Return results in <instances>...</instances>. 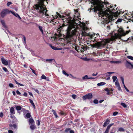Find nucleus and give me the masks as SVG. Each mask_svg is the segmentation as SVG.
<instances>
[{
	"label": "nucleus",
	"instance_id": "f257e3e1",
	"mask_svg": "<svg viewBox=\"0 0 133 133\" xmlns=\"http://www.w3.org/2000/svg\"><path fill=\"white\" fill-rule=\"evenodd\" d=\"M91 1L92 5L90 9V11L93 10L95 13L98 14L99 17H101L104 19L108 18L110 21H112L113 15L116 17H118L121 13H123L124 12L121 11L119 12L117 11L114 12L115 10L114 8L112 9L108 8L107 10L104 11L102 9L104 7L105 2L99 0H91Z\"/></svg>",
	"mask_w": 133,
	"mask_h": 133
},
{
	"label": "nucleus",
	"instance_id": "f03ea898",
	"mask_svg": "<svg viewBox=\"0 0 133 133\" xmlns=\"http://www.w3.org/2000/svg\"><path fill=\"white\" fill-rule=\"evenodd\" d=\"M83 26L81 27L80 28L77 27L75 28V26L74 24L69 25L66 30V33H87V31L89 29L86 26L84 23H83ZM88 33H90L89 32Z\"/></svg>",
	"mask_w": 133,
	"mask_h": 133
},
{
	"label": "nucleus",
	"instance_id": "7ed1b4c3",
	"mask_svg": "<svg viewBox=\"0 0 133 133\" xmlns=\"http://www.w3.org/2000/svg\"><path fill=\"white\" fill-rule=\"evenodd\" d=\"M38 2L35 5V9L39 14H44L48 17L49 15L47 13L48 10L46 8V5L48 4L47 0H37Z\"/></svg>",
	"mask_w": 133,
	"mask_h": 133
},
{
	"label": "nucleus",
	"instance_id": "20e7f679",
	"mask_svg": "<svg viewBox=\"0 0 133 133\" xmlns=\"http://www.w3.org/2000/svg\"><path fill=\"white\" fill-rule=\"evenodd\" d=\"M111 38L107 39L105 42H97L93 45L90 44L91 46L93 48L96 47L98 48H101L105 45L107 43H110L111 41H112L118 38H120L122 35L125 36L126 34H111Z\"/></svg>",
	"mask_w": 133,
	"mask_h": 133
},
{
	"label": "nucleus",
	"instance_id": "39448f33",
	"mask_svg": "<svg viewBox=\"0 0 133 133\" xmlns=\"http://www.w3.org/2000/svg\"><path fill=\"white\" fill-rule=\"evenodd\" d=\"M65 34V35L63 34H55V36L51 37V38H54L55 41L57 40L58 39H66L68 43H70L73 39L74 34Z\"/></svg>",
	"mask_w": 133,
	"mask_h": 133
},
{
	"label": "nucleus",
	"instance_id": "423d86ee",
	"mask_svg": "<svg viewBox=\"0 0 133 133\" xmlns=\"http://www.w3.org/2000/svg\"><path fill=\"white\" fill-rule=\"evenodd\" d=\"M11 10L7 9L3 10L0 13V15L1 17L2 18H4L7 14H9L11 12Z\"/></svg>",
	"mask_w": 133,
	"mask_h": 133
},
{
	"label": "nucleus",
	"instance_id": "0eeeda50",
	"mask_svg": "<svg viewBox=\"0 0 133 133\" xmlns=\"http://www.w3.org/2000/svg\"><path fill=\"white\" fill-rule=\"evenodd\" d=\"M92 97V94L89 93L87 94L85 96H83L82 98L84 100H85L87 99H91Z\"/></svg>",
	"mask_w": 133,
	"mask_h": 133
},
{
	"label": "nucleus",
	"instance_id": "6e6552de",
	"mask_svg": "<svg viewBox=\"0 0 133 133\" xmlns=\"http://www.w3.org/2000/svg\"><path fill=\"white\" fill-rule=\"evenodd\" d=\"M130 30H129L126 31V32H125L123 28L121 27L118 30V33H129L130 32Z\"/></svg>",
	"mask_w": 133,
	"mask_h": 133
},
{
	"label": "nucleus",
	"instance_id": "1a4fd4ad",
	"mask_svg": "<svg viewBox=\"0 0 133 133\" xmlns=\"http://www.w3.org/2000/svg\"><path fill=\"white\" fill-rule=\"evenodd\" d=\"M1 60L2 63L3 64L5 65H8L9 64L8 62L4 58L2 57L1 58Z\"/></svg>",
	"mask_w": 133,
	"mask_h": 133
},
{
	"label": "nucleus",
	"instance_id": "9d476101",
	"mask_svg": "<svg viewBox=\"0 0 133 133\" xmlns=\"http://www.w3.org/2000/svg\"><path fill=\"white\" fill-rule=\"evenodd\" d=\"M125 66L127 68L131 69V66L133 68V65L131 63L128 61H127L125 63Z\"/></svg>",
	"mask_w": 133,
	"mask_h": 133
},
{
	"label": "nucleus",
	"instance_id": "9b49d317",
	"mask_svg": "<svg viewBox=\"0 0 133 133\" xmlns=\"http://www.w3.org/2000/svg\"><path fill=\"white\" fill-rule=\"evenodd\" d=\"M56 12V15H55V16H53L52 15L53 18L54 19H57L58 17H59L61 18H64V17L63 16H62L57 12Z\"/></svg>",
	"mask_w": 133,
	"mask_h": 133
},
{
	"label": "nucleus",
	"instance_id": "f8f14e48",
	"mask_svg": "<svg viewBox=\"0 0 133 133\" xmlns=\"http://www.w3.org/2000/svg\"><path fill=\"white\" fill-rule=\"evenodd\" d=\"M114 124V123H111L109 124L107 127V128L104 133H108L109 131V129L110 127Z\"/></svg>",
	"mask_w": 133,
	"mask_h": 133
},
{
	"label": "nucleus",
	"instance_id": "ddd939ff",
	"mask_svg": "<svg viewBox=\"0 0 133 133\" xmlns=\"http://www.w3.org/2000/svg\"><path fill=\"white\" fill-rule=\"evenodd\" d=\"M66 26V25H65L64 24H62L61 26H60L59 27L58 29H57L58 31V33H61V31L62 30H62L63 28Z\"/></svg>",
	"mask_w": 133,
	"mask_h": 133
},
{
	"label": "nucleus",
	"instance_id": "4468645a",
	"mask_svg": "<svg viewBox=\"0 0 133 133\" xmlns=\"http://www.w3.org/2000/svg\"><path fill=\"white\" fill-rule=\"evenodd\" d=\"M10 13H11L14 16H15L16 17H18L19 19H21V18L20 17V16L19 15L17 14L15 12H14L11 10Z\"/></svg>",
	"mask_w": 133,
	"mask_h": 133
},
{
	"label": "nucleus",
	"instance_id": "2eb2a0df",
	"mask_svg": "<svg viewBox=\"0 0 133 133\" xmlns=\"http://www.w3.org/2000/svg\"><path fill=\"white\" fill-rule=\"evenodd\" d=\"M110 122V121L108 119H107L106 121L104 122V124L103 125V126L104 127H106L107 125Z\"/></svg>",
	"mask_w": 133,
	"mask_h": 133
},
{
	"label": "nucleus",
	"instance_id": "dca6fc26",
	"mask_svg": "<svg viewBox=\"0 0 133 133\" xmlns=\"http://www.w3.org/2000/svg\"><path fill=\"white\" fill-rule=\"evenodd\" d=\"M95 78L92 77H88V76L87 75H85L82 78V79L83 80L90 79H94Z\"/></svg>",
	"mask_w": 133,
	"mask_h": 133
},
{
	"label": "nucleus",
	"instance_id": "f3484780",
	"mask_svg": "<svg viewBox=\"0 0 133 133\" xmlns=\"http://www.w3.org/2000/svg\"><path fill=\"white\" fill-rule=\"evenodd\" d=\"M50 46L53 50H60V48L56 47L54 46H52L51 44H50L49 45Z\"/></svg>",
	"mask_w": 133,
	"mask_h": 133
},
{
	"label": "nucleus",
	"instance_id": "a211bd4d",
	"mask_svg": "<svg viewBox=\"0 0 133 133\" xmlns=\"http://www.w3.org/2000/svg\"><path fill=\"white\" fill-rule=\"evenodd\" d=\"M10 111L11 113L12 114H14L15 113V110L13 107H11L10 109Z\"/></svg>",
	"mask_w": 133,
	"mask_h": 133
},
{
	"label": "nucleus",
	"instance_id": "6ab92c4d",
	"mask_svg": "<svg viewBox=\"0 0 133 133\" xmlns=\"http://www.w3.org/2000/svg\"><path fill=\"white\" fill-rule=\"evenodd\" d=\"M110 62L111 63H115L116 64H119L121 63V61H110Z\"/></svg>",
	"mask_w": 133,
	"mask_h": 133
},
{
	"label": "nucleus",
	"instance_id": "aec40b11",
	"mask_svg": "<svg viewBox=\"0 0 133 133\" xmlns=\"http://www.w3.org/2000/svg\"><path fill=\"white\" fill-rule=\"evenodd\" d=\"M1 22L3 26H4V28H6V26L5 25V22L4 20H1Z\"/></svg>",
	"mask_w": 133,
	"mask_h": 133
},
{
	"label": "nucleus",
	"instance_id": "412c9836",
	"mask_svg": "<svg viewBox=\"0 0 133 133\" xmlns=\"http://www.w3.org/2000/svg\"><path fill=\"white\" fill-rule=\"evenodd\" d=\"M23 38L24 39V41L23 42V43H24V45L25 46V48H26V39L25 36H23Z\"/></svg>",
	"mask_w": 133,
	"mask_h": 133
},
{
	"label": "nucleus",
	"instance_id": "4be33fe9",
	"mask_svg": "<svg viewBox=\"0 0 133 133\" xmlns=\"http://www.w3.org/2000/svg\"><path fill=\"white\" fill-rule=\"evenodd\" d=\"M30 128L31 130H33L36 128V127L35 125H32L30 126Z\"/></svg>",
	"mask_w": 133,
	"mask_h": 133
},
{
	"label": "nucleus",
	"instance_id": "5701e85b",
	"mask_svg": "<svg viewBox=\"0 0 133 133\" xmlns=\"http://www.w3.org/2000/svg\"><path fill=\"white\" fill-rule=\"evenodd\" d=\"M123 20V19H121L119 18L117 20V21H116L115 23L116 24H118V23L121 22Z\"/></svg>",
	"mask_w": 133,
	"mask_h": 133
},
{
	"label": "nucleus",
	"instance_id": "b1692460",
	"mask_svg": "<svg viewBox=\"0 0 133 133\" xmlns=\"http://www.w3.org/2000/svg\"><path fill=\"white\" fill-rule=\"evenodd\" d=\"M16 109L17 111L21 110L22 109V108L20 106H17L16 107Z\"/></svg>",
	"mask_w": 133,
	"mask_h": 133
},
{
	"label": "nucleus",
	"instance_id": "393cba45",
	"mask_svg": "<svg viewBox=\"0 0 133 133\" xmlns=\"http://www.w3.org/2000/svg\"><path fill=\"white\" fill-rule=\"evenodd\" d=\"M29 101L30 103L33 106V107L34 108H35V106L33 102V101L31 99H29Z\"/></svg>",
	"mask_w": 133,
	"mask_h": 133
},
{
	"label": "nucleus",
	"instance_id": "a878e982",
	"mask_svg": "<svg viewBox=\"0 0 133 133\" xmlns=\"http://www.w3.org/2000/svg\"><path fill=\"white\" fill-rule=\"evenodd\" d=\"M34 121L32 118H31L29 119V122L30 123L33 124L34 123Z\"/></svg>",
	"mask_w": 133,
	"mask_h": 133
},
{
	"label": "nucleus",
	"instance_id": "bb28decb",
	"mask_svg": "<svg viewBox=\"0 0 133 133\" xmlns=\"http://www.w3.org/2000/svg\"><path fill=\"white\" fill-rule=\"evenodd\" d=\"M106 83L104 82H101L99 83H98L97 84V85L98 86H101V85H104Z\"/></svg>",
	"mask_w": 133,
	"mask_h": 133
},
{
	"label": "nucleus",
	"instance_id": "cd10ccee",
	"mask_svg": "<svg viewBox=\"0 0 133 133\" xmlns=\"http://www.w3.org/2000/svg\"><path fill=\"white\" fill-rule=\"evenodd\" d=\"M39 29L40 31L42 32V33H43V30L42 27L40 26H38Z\"/></svg>",
	"mask_w": 133,
	"mask_h": 133
},
{
	"label": "nucleus",
	"instance_id": "c85d7f7f",
	"mask_svg": "<svg viewBox=\"0 0 133 133\" xmlns=\"http://www.w3.org/2000/svg\"><path fill=\"white\" fill-rule=\"evenodd\" d=\"M31 117L30 114L29 113H28L25 115V117H26L27 118H29Z\"/></svg>",
	"mask_w": 133,
	"mask_h": 133
},
{
	"label": "nucleus",
	"instance_id": "c756f323",
	"mask_svg": "<svg viewBox=\"0 0 133 133\" xmlns=\"http://www.w3.org/2000/svg\"><path fill=\"white\" fill-rule=\"evenodd\" d=\"M74 11L75 12V13L76 14H78L79 15L80 13L79 12H78V9H74Z\"/></svg>",
	"mask_w": 133,
	"mask_h": 133
},
{
	"label": "nucleus",
	"instance_id": "7c9ffc66",
	"mask_svg": "<svg viewBox=\"0 0 133 133\" xmlns=\"http://www.w3.org/2000/svg\"><path fill=\"white\" fill-rule=\"evenodd\" d=\"M112 78L113 79V82H114L117 79V77L116 76H113Z\"/></svg>",
	"mask_w": 133,
	"mask_h": 133
},
{
	"label": "nucleus",
	"instance_id": "2f4dec72",
	"mask_svg": "<svg viewBox=\"0 0 133 133\" xmlns=\"http://www.w3.org/2000/svg\"><path fill=\"white\" fill-rule=\"evenodd\" d=\"M115 84L116 86V87H117L120 85L118 81V80H117L116 81L115 83Z\"/></svg>",
	"mask_w": 133,
	"mask_h": 133
},
{
	"label": "nucleus",
	"instance_id": "473e14b6",
	"mask_svg": "<svg viewBox=\"0 0 133 133\" xmlns=\"http://www.w3.org/2000/svg\"><path fill=\"white\" fill-rule=\"evenodd\" d=\"M121 105L124 108H126L127 107V105L123 103H121Z\"/></svg>",
	"mask_w": 133,
	"mask_h": 133
},
{
	"label": "nucleus",
	"instance_id": "72a5a7b5",
	"mask_svg": "<svg viewBox=\"0 0 133 133\" xmlns=\"http://www.w3.org/2000/svg\"><path fill=\"white\" fill-rule=\"evenodd\" d=\"M2 68L3 70L6 72H9L8 69L5 67H3Z\"/></svg>",
	"mask_w": 133,
	"mask_h": 133
},
{
	"label": "nucleus",
	"instance_id": "f704fd0d",
	"mask_svg": "<svg viewBox=\"0 0 133 133\" xmlns=\"http://www.w3.org/2000/svg\"><path fill=\"white\" fill-rule=\"evenodd\" d=\"M52 111L53 112L54 115L55 116L56 118H57L58 116L57 115L56 113V112L53 109L52 110Z\"/></svg>",
	"mask_w": 133,
	"mask_h": 133
},
{
	"label": "nucleus",
	"instance_id": "c9c22d12",
	"mask_svg": "<svg viewBox=\"0 0 133 133\" xmlns=\"http://www.w3.org/2000/svg\"><path fill=\"white\" fill-rule=\"evenodd\" d=\"M118 131L121 132L124 131V129L123 128L120 127L119 128Z\"/></svg>",
	"mask_w": 133,
	"mask_h": 133
},
{
	"label": "nucleus",
	"instance_id": "e433bc0d",
	"mask_svg": "<svg viewBox=\"0 0 133 133\" xmlns=\"http://www.w3.org/2000/svg\"><path fill=\"white\" fill-rule=\"evenodd\" d=\"M41 78L43 79H46V77L45 75L43 74L41 77Z\"/></svg>",
	"mask_w": 133,
	"mask_h": 133
},
{
	"label": "nucleus",
	"instance_id": "4c0bfd02",
	"mask_svg": "<svg viewBox=\"0 0 133 133\" xmlns=\"http://www.w3.org/2000/svg\"><path fill=\"white\" fill-rule=\"evenodd\" d=\"M62 72H63V73L65 75L67 76H69V75L67 73H66V72H65V71H64V70H63V71H62Z\"/></svg>",
	"mask_w": 133,
	"mask_h": 133
},
{
	"label": "nucleus",
	"instance_id": "58836bf2",
	"mask_svg": "<svg viewBox=\"0 0 133 133\" xmlns=\"http://www.w3.org/2000/svg\"><path fill=\"white\" fill-rule=\"evenodd\" d=\"M127 58L131 60H133V57L132 56H127Z\"/></svg>",
	"mask_w": 133,
	"mask_h": 133
},
{
	"label": "nucleus",
	"instance_id": "ea45409f",
	"mask_svg": "<svg viewBox=\"0 0 133 133\" xmlns=\"http://www.w3.org/2000/svg\"><path fill=\"white\" fill-rule=\"evenodd\" d=\"M21 111H23V112H27L28 111L27 110H26L25 109H24V108H22V109H21Z\"/></svg>",
	"mask_w": 133,
	"mask_h": 133
},
{
	"label": "nucleus",
	"instance_id": "a19ab883",
	"mask_svg": "<svg viewBox=\"0 0 133 133\" xmlns=\"http://www.w3.org/2000/svg\"><path fill=\"white\" fill-rule=\"evenodd\" d=\"M93 102L95 104H98V101L96 99Z\"/></svg>",
	"mask_w": 133,
	"mask_h": 133
},
{
	"label": "nucleus",
	"instance_id": "79ce46f5",
	"mask_svg": "<svg viewBox=\"0 0 133 133\" xmlns=\"http://www.w3.org/2000/svg\"><path fill=\"white\" fill-rule=\"evenodd\" d=\"M12 3L11 2H8L7 4V5L8 6H9Z\"/></svg>",
	"mask_w": 133,
	"mask_h": 133
},
{
	"label": "nucleus",
	"instance_id": "37998d69",
	"mask_svg": "<svg viewBox=\"0 0 133 133\" xmlns=\"http://www.w3.org/2000/svg\"><path fill=\"white\" fill-rule=\"evenodd\" d=\"M82 47L83 48V50H84V51L86 50L87 49L89 48L87 46H86L84 47L83 46Z\"/></svg>",
	"mask_w": 133,
	"mask_h": 133
},
{
	"label": "nucleus",
	"instance_id": "c03bdc74",
	"mask_svg": "<svg viewBox=\"0 0 133 133\" xmlns=\"http://www.w3.org/2000/svg\"><path fill=\"white\" fill-rule=\"evenodd\" d=\"M118 88V90L120 91H122V90L121 89L120 85L117 87Z\"/></svg>",
	"mask_w": 133,
	"mask_h": 133
},
{
	"label": "nucleus",
	"instance_id": "a18cd8bd",
	"mask_svg": "<svg viewBox=\"0 0 133 133\" xmlns=\"http://www.w3.org/2000/svg\"><path fill=\"white\" fill-rule=\"evenodd\" d=\"M53 60H54L53 59H46V61H48L49 62H51Z\"/></svg>",
	"mask_w": 133,
	"mask_h": 133
},
{
	"label": "nucleus",
	"instance_id": "49530a36",
	"mask_svg": "<svg viewBox=\"0 0 133 133\" xmlns=\"http://www.w3.org/2000/svg\"><path fill=\"white\" fill-rule=\"evenodd\" d=\"M70 128H67L65 130V131L66 132H69V131L70 130Z\"/></svg>",
	"mask_w": 133,
	"mask_h": 133
},
{
	"label": "nucleus",
	"instance_id": "de8ad7c7",
	"mask_svg": "<svg viewBox=\"0 0 133 133\" xmlns=\"http://www.w3.org/2000/svg\"><path fill=\"white\" fill-rule=\"evenodd\" d=\"M118 113L117 112H115L113 113V115L114 116H116L118 114Z\"/></svg>",
	"mask_w": 133,
	"mask_h": 133
},
{
	"label": "nucleus",
	"instance_id": "09e8293b",
	"mask_svg": "<svg viewBox=\"0 0 133 133\" xmlns=\"http://www.w3.org/2000/svg\"><path fill=\"white\" fill-rule=\"evenodd\" d=\"M9 86L11 88H12L14 87L13 84L11 83H10L9 84Z\"/></svg>",
	"mask_w": 133,
	"mask_h": 133
},
{
	"label": "nucleus",
	"instance_id": "8fccbe9b",
	"mask_svg": "<svg viewBox=\"0 0 133 133\" xmlns=\"http://www.w3.org/2000/svg\"><path fill=\"white\" fill-rule=\"evenodd\" d=\"M72 97L74 99H76V95H72Z\"/></svg>",
	"mask_w": 133,
	"mask_h": 133
},
{
	"label": "nucleus",
	"instance_id": "3c124183",
	"mask_svg": "<svg viewBox=\"0 0 133 133\" xmlns=\"http://www.w3.org/2000/svg\"><path fill=\"white\" fill-rule=\"evenodd\" d=\"M30 69L32 71V72L34 74H36V72L34 70H33L31 68H30Z\"/></svg>",
	"mask_w": 133,
	"mask_h": 133
},
{
	"label": "nucleus",
	"instance_id": "603ef678",
	"mask_svg": "<svg viewBox=\"0 0 133 133\" xmlns=\"http://www.w3.org/2000/svg\"><path fill=\"white\" fill-rule=\"evenodd\" d=\"M0 116L1 117H2L3 116V114L2 112H1L0 113Z\"/></svg>",
	"mask_w": 133,
	"mask_h": 133
},
{
	"label": "nucleus",
	"instance_id": "864d4df0",
	"mask_svg": "<svg viewBox=\"0 0 133 133\" xmlns=\"http://www.w3.org/2000/svg\"><path fill=\"white\" fill-rule=\"evenodd\" d=\"M55 19H54H54H52L51 21V23L52 22L53 23H54V22H55V23H56V22H55Z\"/></svg>",
	"mask_w": 133,
	"mask_h": 133
},
{
	"label": "nucleus",
	"instance_id": "5fc2aeb1",
	"mask_svg": "<svg viewBox=\"0 0 133 133\" xmlns=\"http://www.w3.org/2000/svg\"><path fill=\"white\" fill-rule=\"evenodd\" d=\"M16 92L17 94L18 95H20L21 94V93L18 90H17Z\"/></svg>",
	"mask_w": 133,
	"mask_h": 133
},
{
	"label": "nucleus",
	"instance_id": "6e6d98bb",
	"mask_svg": "<svg viewBox=\"0 0 133 133\" xmlns=\"http://www.w3.org/2000/svg\"><path fill=\"white\" fill-rule=\"evenodd\" d=\"M8 132L9 133H13V131L11 130H9Z\"/></svg>",
	"mask_w": 133,
	"mask_h": 133
},
{
	"label": "nucleus",
	"instance_id": "4d7b16f0",
	"mask_svg": "<svg viewBox=\"0 0 133 133\" xmlns=\"http://www.w3.org/2000/svg\"><path fill=\"white\" fill-rule=\"evenodd\" d=\"M69 15L70 13H65V15L67 16H69Z\"/></svg>",
	"mask_w": 133,
	"mask_h": 133
},
{
	"label": "nucleus",
	"instance_id": "13d9d810",
	"mask_svg": "<svg viewBox=\"0 0 133 133\" xmlns=\"http://www.w3.org/2000/svg\"><path fill=\"white\" fill-rule=\"evenodd\" d=\"M34 90L38 94H39V92L36 89H34Z\"/></svg>",
	"mask_w": 133,
	"mask_h": 133
},
{
	"label": "nucleus",
	"instance_id": "bf43d9fd",
	"mask_svg": "<svg viewBox=\"0 0 133 133\" xmlns=\"http://www.w3.org/2000/svg\"><path fill=\"white\" fill-rule=\"evenodd\" d=\"M105 90L106 91H107V92L109 91V89L107 88H106L105 89Z\"/></svg>",
	"mask_w": 133,
	"mask_h": 133
},
{
	"label": "nucleus",
	"instance_id": "052dcab7",
	"mask_svg": "<svg viewBox=\"0 0 133 133\" xmlns=\"http://www.w3.org/2000/svg\"><path fill=\"white\" fill-rule=\"evenodd\" d=\"M13 126L14 128V129H15V128H17V125L15 124H14V125H13Z\"/></svg>",
	"mask_w": 133,
	"mask_h": 133
},
{
	"label": "nucleus",
	"instance_id": "680f3d73",
	"mask_svg": "<svg viewBox=\"0 0 133 133\" xmlns=\"http://www.w3.org/2000/svg\"><path fill=\"white\" fill-rule=\"evenodd\" d=\"M107 29L108 30H109L110 29V27L109 25L107 26Z\"/></svg>",
	"mask_w": 133,
	"mask_h": 133
},
{
	"label": "nucleus",
	"instance_id": "e2e57ef3",
	"mask_svg": "<svg viewBox=\"0 0 133 133\" xmlns=\"http://www.w3.org/2000/svg\"><path fill=\"white\" fill-rule=\"evenodd\" d=\"M70 76L72 77V78H75V79L76 78V77H74V76H73L72 75H71V74H70Z\"/></svg>",
	"mask_w": 133,
	"mask_h": 133
},
{
	"label": "nucleus",
	"instance_id": "0e129e2a",
	"mask_svg": "<svg viewBox=\"0 0 133 133\" xmlns=\"http://www.w3.org/2000/svg\"><path fill=\"white\" fill-rule=\"evenodd\" d=\"M37 121L38 122L37 125H39L40 124V122L39 120H37Z\"/></svg>",
	"mask_w": 133,
	"mask_h": 133
},
{
	"label": "nucleus",
	"instance_id": "69168bd1",
	"mask_svg": "<svg viewBox=\"0 0 133 133\" xmlns=\"http://www.w3.org/2000/svg\"><path fill=\"white\" fill-rule=\"evenodd\" d=\"M114 72H107V73L109 74L110 75L111 74H112L114 73Z\"/></svg>",
	"mask_w": 133,
	"mask_h": 133
},
{
	"label": "nucleus",
	"instance_id": "338daca9",
	"mask_svg": "<svg viewBox=\"0 0 133 133\" xmlns=\"http://www.w3.org/2000/svg\"><path fill=\"white\" fill-rule=\"evenodd\" d=\"M23 95L25 96H27V94L26 92H24Z\"/></svg>",
	"mask_w": 133,
	"mask_h": 133
},
{
	"label": "nucleus",
	"instance_id": "774afa93",
	"mask_svg": "<svg viewBox=\"0 0 133 133\" xmlns=\"http://www.w3.org/2000/svg\"><path fill=\"white\" fill-rule=\"evenodd\" d=\"M70 133H74V132L73 130H70Z\"/></svg>",
	"mask_w": 133,
	"mask_h": 133
}]
</instances>
